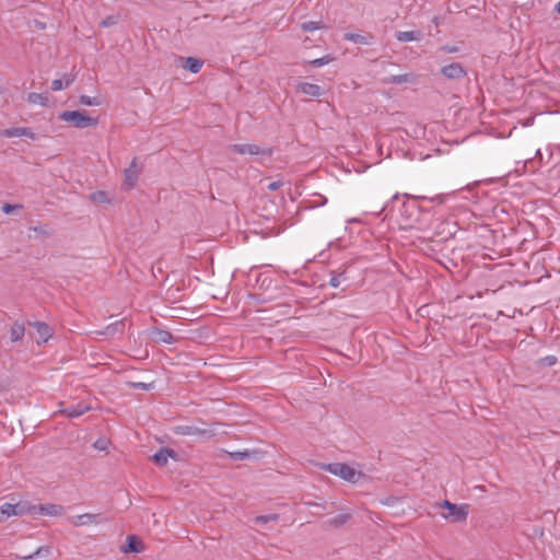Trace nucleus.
Masks as SVG:
<instances>
[{"mask_svg": "<svg viewBox=\"0 0 560 560\" xmlns=\"http://www.w3.org/2000/svg\"><path fill=\"white\" fill-rule=\"evenodd\" d=\"M26 100L30 104H38V105L46 107V106H48L49 94L32 92V93H28Z\"/></svg>", "mask_w": 560, "mask_h": 560, "instance_id": "obj_20", "label": "nucleus"}, {"mask_svg": "<svg viewBox=\"0 0 560 560\" xmlns=\"http://www.w3.org/2000/svg\"><path fill=\"white\" fill-rule=\"evenodd\" d=\"M415 81V75L411 73L392 75L388 80L389 83L401 84Z\"/></svg>", "mask_w": 560, "mask_h": 560, "instance_id": "obj_23", "label": "nucleus"}, {"mask_svg": "<svg viewBox=\"0 0 560 560\" xmlns=\"http://www.w3.org/2000/svg\"><path fill=\"white\" fill-rule=\"evenodd\" d=\"M59 119L71 122L75 128L95 127L98 119L86 115L84 110H65L59 114Z\"/></svg>", "mask_w": 560, "mask_h": 560, "instance_id": "obj_1", "label": "nucleus"}, {"mask_svg": "<svg viewBox=\"0 0 560 560\" xmlns=\"http://www.w3.org/2000/svg\"><path fill=\"white\" fill-rule=\"evenodd\" d=\"M178 60L180 61V66L191 73L200 72L203 66V60L196 57H178Z\"/></svg>", "mask_w": 560, "mask_h": 560, "instance_id": "obj_14", "label": "nucleus"}, {"mask_svg": "<svg viewBox=\"0 0 560 560\" xmlns=\"http://www.w3.org/2000/svg\"><path fill=\"white\" fill-rule=\"evenodd\" d=\"M108 522V517H106L102 513L93 514V513H84L81 515H77L73 517L72 524L74 526H84L89 524H101Z\"/></svg>", "mask_w": 560, "mask_h": 560, "instance_id": "obj_7", "label": "nucleus"}, {"mask_svg": "<svg viewBox=\"0 0 560 560\" xmlns=\"http://www.w3.org/2000/svg\"><path fill=\"white\" fill-rule=\"evenodd\" d=\"M536 156H538L539 159H541V158H542V154H541L540 150H537V151H536Z\"/></svg>", "mask_w": 560, "mask_h": 560, "instance_id": "obj_49", "label": "nucleus"}, {"mask_svg": "<svg viewBox=\"0 0 560 560\" xmlns=\"http://www.w3.org/2000/svg\"><path fill=\"white\" fill-rule=\"evenodd\" d=\"M95 446H96L97 448H100V450H104V448H105L104 446H102V443H100V441H97V442L95 443Z\"/></svg>", "mask_w": 560, "mask_h": 560, "instance_id": "obj_47", "label": "nucleus"}, {"mask_svg": "<svg viewBox=\"0 0 560 560\" xmlns=\"http://www.w3.org/2000/svg\"><path fill=\"white\" fill-rule=\"evenodd\" d=\"M28 325H32L36 329V332L39 338L37 340V343L46 342L52 335L51 327L44 322H34V323L30 322Z\"/></svg>", "mask_w": 560, "mask_h": 560, "instance_id": "obj_16", "label": "nucleus"}, {"mask_svg": "<svg viewBox=\"0 0 560 560\" xmlns=\"http://www.w3.org/2000/svg\"><path fill=\"white\" fill-rule=\"evenodd\" d=\"M141 168L138 166L137 159L135 158L129 167L124 171L125 180L129 189L133 188L138 177L140 175Z\"/></svg>", "mask_w": 560, "mask_h": 560, "instance_id": "obj_10", "label": "nucleus"}, {"mask_svg": "<svg viewBox=\"0 0 560 560\" xmlns=\"http://www.w3.org/2000/svg\"><path fill=\"white\" fill-rule=\"evenodd\" d=\"M91 409V407L85 402H78L75 405H69L65 408H61L59 411L60 413L65 415L69 418H78L85 412H88Z\"/></svg>", "mask_w": 560, "mask_h": 560, "instance_id": "obj_11", "label": "nucleus"}, {"mask_svg": "<svg viewBox=\"0 0 560 560\" xmlns=\"http://www.w3.org/2000/svg\"><path fill=\"white\" fill-rule=\"evenodd\" d=\"M126 324V318L119 319L113 324L107 325L103 330L97 331L100 335L107 338L114 337L116 334H122Z\"/></svg>", "mask_w": 560, "mask_h": 560, "instance_id": "obj_17", "label": "nucleus"}, {"mask_svg": "<svg viewBox=\"0 0 560 560\" xmlns=\"http://www.w3.org/2000/svg\"><path fill=\"white\" fill-rule=\"evenodd\" d=\"M23 206L22 205H11V203H4L2 206V211L5 213V214H10L12 213L14 210L16 209H22Z\"/></svg>", "mask_w": 560, "mask_h": 560, "instance_id": "obj_31", "label": "nucleus"}, {"mask_svg": "<svg viewBox=\"0 0 560 560\" xmlns=\"http://www.w3.org/2000/svg\"><path fill=\"white\" fill-rule=\"evenodd\" d=\"M25 335V326L22 323L15 322L10 329V339L13 342L20 341Z\"/></svg>", "mask_w": 560, "mask_h": 560, "instance_id": "obj_21", "label": "nucleus"}, {"mask_svg": "<svg viewBox=\"0 0 560 560\" xmlns=\"http://www.w3.org/2000/svg\"><path fill=\"white\" fill-rule=\"evenodd\" d=\"M332 60H334V57H331L330 55H326L320 58H316L314 60L308 61V65L311 67L318 68V67L329 63Z\"/></svg>", "mask_w": 560, "mask_h": 560, "instance_id": "obj_25", "label": "nucleus"}, {"mask_svg": "<svg viewBox=\"0 0 560 560\" xmlns=\"http://www.w3.org/2000/svg\"><path fill=\"white\" fill-rule=\"evenodd\" d=\"M442 506L448 511L444 517L451 518L454 523L465 522L468 516V505L466 504L457 505L447 500H444Z\"/></svg>", "mask_w": 560, "mask_h": 560, "instance_id": "obj_4", "label": "nucleus"}, {"mask_svg": "<svg viewBox=\"0 0 560 560\" xmlns=\"http://www.w3.org/2000/svg\"><path fill=\"white\" fill-rule=\"evenodd\" d=\"M351 520L350 513H341L328 520V525L335 528L342 527Z\"/></svg>", "mask_w": 560, "mask_h": 560, "instance_id": "obj_22", "label": "nucleus"}, {"mask_svg": "<svg viewBox=\"0 0 560 560\" xmlns=\"http://www.w3.org/2000/svg\"><path fill=\"white\" fill-rule=\"evenodd\" d=\"M79 103L86 106H97L100 105V101L96 97H91L88 95H81L79 97Z\"/></svg>", "mask_w": 560, "mask_h": 560, "instance_id": "obj_27", "label": "nucleus"}, {"mask_svg": "<svg viewBox=\"0 0 560 560\" xmlns=\"http://www.w3.org/2000/svg\"><path fill=\"white\" fill-rule=\"evenodd\" d=\"M540 362L544 365L552 366L557 363V358L555 355H547V357L540 359Z\"/></svg>", "mask_w": 560, "mask_h": 560, "instance_id": "obj_34", "label": "nucleus"}, {"mask_svg": "<svg viewBox=\"0 0 560 560\" xmlns=\"http://www.w3.org/2000/svg\"><path fill=\"white\" fill-rule=\"evenodd\" d=\"M75 77L77 75L74 73H66V74H63L62 80H63L65 86L66 88L70 86L74 82Z\"/></svg>", "mask_w": 560, "mask_h": 560, "instance_id": "obj_33", "label": "nucleus"}, {"mask_svg": "<svg viewBox=\"0 0 560 560\" xmlns=\"http://www.w3.org/2000/svg\"><path fill=\"white\" fill-rule=\"evenodd\" d=\"M129 386L135 389L149 390L153 387L152 383H142V382H131Z\"/></svg>", "mask_w": 560, "mask_h": 560, "instance_id": "obj_29", "label": "nucleus"}, {"mask_svg": "<svg viewBox=\"0 0 560 560\" xmlns=\"http://www.w3.org/2000/svg\"><path fill=\"white\" fill-rule=\"evenodd\" d=\"M31 230L45 236H50L52 234L51 229L47 224L33 226Z\"/></svg>", "mask_w": 560, "mask_h": 560, "instance_id": "obj_28", "label": "nucleus"}, {"mask_svg": "<svg viewBox=\"0 0 560 560\" xmlns=\"http://www.w3.org/2000/svg\"><path fill=\"white\" fill-rule=\"evenodd\" d=\"M397 35H404V36L415 35V32H412V31L398 32Z\"/></svg>", "mask_w": 560, "mask_h": 560, "instance_id": "obj_45", "label": "nucleus"}, {"mask_svg": "<svg viewBox=\"0 0 560 560\" xmlns=\"http://www.w3.org/2000/svg\"><path fill=\"white\" fill-rule=\"evenodd\" d=\"M440 50L444 51V52L453 54V52H457L459 50V48L457 46L445 45V46H442L440 48Z\"/></svg>", "mask_w": 560, "mask_h": 560, "instance_id": "obj_38", "label": "nucleus"}, {"mask_svg": "<svg viewBox=\"0 0 560 560\" xmlns=\"http://www.w3.org/2000/svg\"><path fill=\"white\" fill-rule=\"evenodd\" d=\"M0 512L7 517L32 515V504L28 501H19L16 503L5 502L0 506Z\"/></svg>", "mask_w": 560, "mask_h": 560, "instance_id": "obj_3", "label": "nucleus"}, {"mask_svg": "<svg viewBox=\"0 0 560 560\" xmlns=\"http://www.w3.org/2000/svg\"><path fill=\"white\" fill-rule=\"evenodd\" d=\"M415 208H416L415 202L404 203V209H405L406 212H408L409 210H413Z\"/></svg>", "mask_w": 560, "mask_h": 560, "instance_id": "obj_42", "label": "nucleus"}, {"mask_svg": "<svg viewBox=\"0 0 560 560\" xmlns=\"http://www.w3.org/2000/svg\"><path fill=\"white\" fill-rule=\"evenodd\" d=\"M45 27V24L44 23H38V28H44Z\"/></svg>", "mask_w": 560, "mask_h": 560, "instance_id": "obj_50", "label": "nucleus"}, {"mask_svg": "<svg viewBox=\"0 0 560 560\" xmlns=\"http://www.w3.org/2000/svg\"><path fill=\"white\" fill-rule=\"evenodd\" d=\"M150 334H151V338L155 342L172 345L176 341V338L174 337V335L171 331L165 330V329L153 328Z\"/></svg>", "mask_w": 560, "mask_h": 560, "instance_id": "obj_15", "label": "nucleus"}, {"mask_svg": "<svg viewBox=\"0 0 560 560\" xmlns=\"http://www.w3.org/2000/svg\"><path fill=\"white\" fill-rule=\"evenodd\" d=\"M555 11H556L557 13H560V1L556 4V7H555Z\"/></svg>", "mask_w": 560, "mask_h": 560, "instance_id": "obj_46", "label": "nucleus"}, {"mask_svg": "<svg viewBox=\"0 0 560 560\" xmlns=\"http://www.w3.org/2000/svg\"><path fill=\"white\" fill-rule=\"evenodd\" d=\"M401 42H411L417 39L418 37H397Z\"/></svg>", "mask_w": 560, "mask_h": 560, "instance_id": "obj_43", "label": "nucleus"}, {"mask_svg": "<svg viewBox=\"0 0 560 560\" xmlns=\"http://www.w3.org/2000/svg\"><path fill=\"white\" fill-rule=\"evenodd\" d=\"M298 90L305 95L318 97L323 94V90L319 85L308 82H301L298 84Z\"/></svg>", "mask_w": 560, "mask_h": 560, "instance_id": "obj_19", "label": "nucleus"}, {"mask_svg": "<svg viewBox=\"0 0 560 560\" xmlns=\"http://www.w3.org/2000/svg\"><path fill=\"white\" fill-rule=\"evenodd\" d=\"M95 446H96L97 448H100V450H104V448H105L104 446H102V443H100V441H97V442L95 443Z\"/></svg>", "mask_w": 560, "mask_h": 560, "instance_id": "obj_48", "label": "nucleus"}, {"mask_svg": "<svg viewBox=\"0 0 560 560\" xmlns=\"http://www.w3.org/2000/svg\"><path fill=\"white\" fill-rule=\"evenodd\" d=\"M63 513V506L59 504H32V515L59 516Z\"/></svg>", "mask_w": 560, "mask_h": 560, "instance_id": "obj_6", "label": "nucleus"}, {"mask_svg": "<svg viewBox=\"0 0 560 560\" xmlns=\"http://www.w3.org/2000/svg\"><path fill=\"white\" fill-rule=\"evenodd\" d=\"M1 137L13 138V137H27L35 139V135L31 128L27 127H12L0 131Z\"/></svg>", "mask_w": 560, "mask_h": 560, "instance_id": "obj_12", "label": "nucleus"}, {"mask_svg": "<svg viewBox=\"0 0 560 560\" xmlns=\"http://www.w3.org/2000/svg\"><path fill=\"white\" fill-rule=\"evenodd\" d=\"M323 28H324V25L322 24V22L308 21V22H303L301 24V30L303 32H314V31H318V30H323Z\"/></svg>", "mask_w": 560, "mask_h": 560, "instance_id": "obj_24", "label": "nucleus"}, {"mask_svg": "<svg viewBox=\"0 0 560 560\" xmlns=\"http://www.w3.org/2000/svg\"><path fill=\"white\" fill-rule=\"evenodd\" d=\"M230 456H231V458H233L235 460H242V459L248 458L249 453L248 452H233V453H230Z\"/></svg>", "mask_w": 560, "mask_h": 560, "instance_id": "obj_32", "label": "nucleus"}, {"mask_svg": "<svg viewBox=\"0 0 560 560\" xmlns=\"http://www.w3.org/2000/svg\"><path fill=\"white\" fill-rule=\"evenodd\" d=\"M142 550V541L136 535L127 536L126 545L122 547L124 552L139 553Z\"/></svg>", "mask_w": 560, "mask_h": 560, "instance_id": "obj_18", "label": "nucleus"}, {"mask_svg": "<svg viewBox=\"0 0 560 560\" xmlns=\"http://www.w3.org/2000/svg\"><path fill=\"white\" fill-rule=\"evenodd\" d=\"M343 276V273H335L332 272L330 279H329V285L332 288H338L340 285V278Z\"/></svg>", "mask_w": 560, "mask_h": 560, "instance_id": "obj_30", "label": "nucleus"}, {"mask_svg": "<svg viewBox=\"0 0 560 560\" xmlns=\"http://www.w3.org/2000/svg\"><path fill=\"white\" fill-rule=\"evenodd\" d=\"M229 149L237 154L266 155L271 156V148H261L257 144H231Z\"/></svg>", "mask_w": 560, "mask_h": 560, "instance_id": "obj_5", "label": "nucleus"}, {"mask_svg": "<svg viewBox=\"0 0 560 560\" xmlns=\"http://www.w3.org/2000/svg\"><path fill=\"white\" fill-rule=\"evenodd\" d=\"M282 186H283L282 180H275L268 185V189L271 191H276V190L280 189Z\"/></svg>", "mask_w": 560, "mask_h": 560, "instance_id": "obj_37", "label": "nucleus"}, {"mask_svg": "<svg viewBox=\"0 0 560 560\" xmlns=\"http://www.w3.org/2000/svg\"><path fill=\"white\" fill-rule=\"evenodd\" d=\"M174 432L180 435H200L206 438H212L214 435V433L209 429H200L198 427L187 424L175 427Z\"/></svg>", "mask_w": 560, "mask_h": 560, "instance_id": "obj_9", "label": "nucleus"}, {"mask_svg": "<svg viewBox=\"0 0 560 560\" xmlns=\"http://www.w3.org/2000/svg\"><path fill=\"white\" fill-rule=\"evenodd\" d=\"M44 550V547L37 548L33 553L21 556L23 559H34L42 555V551Z\"/></svg>", "mask_w": 560, "mask_h": 560, "instance_id": "obj_36", "label": "nucleus"}, {"mask_svg": "<svg viewBox=\"0 0 560 560\" xmlns=\"http://www.w3.org/2000/svg\"><path fill=\"white\" fill-rule=\"evenodd\" d=\"M319 198H320L319 202L315 205L316 207L317 206H323V205H325L327 202V199L324 196L319 195Z\"/></svg>", "mask_w": 560, "mask_h": 560, "instance_id": "obj_44", "label": "nucleus"}, {"mask_svg": "<svg viewBox=\"0 0 560 560\" xmlns=\"http://www.w3.org/2000/svg\"><path fill=\"white\" fill-rule=\"evenodd\" d=\"M63 88H66V86L63 84V80L62 79H55V80H52V82H51V90L52 91H60Z\"/></svg>", "mask_w": 560, "mask_h": 560, "instance_id": "obj_35", "label": "nucleus"}, {"mask_svg": "<svg viewBox=\"0 0 560 560\" xmlns=\"http://www.w3.org/2000/svg\"><path fill=\"white\" fill-rule=\"evenodd\" d=\"M323 468L330 474L340 477L341 479L354 482L357 480V471L345 463H330L327 465H324Z\"/></svg>", "mask_w": 560, "mask_h": 560, "instance_id": "obj_2", "label": "nucleus"}, {"mask_svg": "<svg viewBox=\"0 0 560 560\" xmlns=\"http://www.w3.org/2000/svg\"><path fill=\"white\" fill-rule=\"evenodd\" d=\"M177 453L168 447H161L156 453L153 454L152 459L159 466H165L168 458H177Z\"/></svg>", "mask_w": 560, "mask_h": 560, "instance_id": "obj_13", "label": "nucleus"}, {"mask_svg": "<svg viewBox=\"0 0 560 560\" xmlns=\"http://www.w3.org/2000/svg\"><path fill=\"white\" fill-rule=\"evenodd\" d=\"M279 520L278 514L259 515L254 518L256 524H266L268 522H277Z\"/></svg>", "mask_w": 560, "mask_h": 560, "instance_id": "obj_26", "label": "nucleus"}, {"mask_svg": "<svg viewBox=\"0 0 560 560\" xmlns=\"http://www.w3.org/2000/svg\"><path fill=\"white\" fill-rule=\"evenodd\" d=\"M116 24V18L115 16H107L102 21V25L104 26H110Z\"/></svg>", "mask_w": 560, "mask_h": 560, "instance_id": "obj_41", "label": "nucleus"}, {"mask_svg": "<svg viewBox=\"0 0 560 560\" xmlns=\"http://www.w3.org/2000/svg\"><path fill=\"white\" fill-rule=\"evenodd\" d=\"M441 74L450 80H458L466 77L467 72L459 62H453L441 68Z\"/></svg>", "mask_w": 560, "mask_h": 560, "instance_id": "obj_8", "label": "nucleus"}, {"mask_svg": "<svg viewBox=\"0 0 560 560\" xmlns=\"http://www.w3.org/2000/svg\"><path fill=\"white\" fill-rule=\"evenodd\" d=\"M347 38L353 40L354 43L366 45V44H369L370 37H347Z\"/></svg>", "mask_w": 560, "mask_h": 560, "instance_id": "obj_39", "label": "nucleus"}, {"mask_svg": "<svg viewBox=\"0 0 560 560\" xmlns=\"http://www.w3.org/2000/svg\"><path fill=\"white\" fill-rule=\"evenodd\" d=\"M92 198L95 200H98L101 202H105L107 200L106 194L104 191H98L96 194H93Z\"/></svg>", "mask_w": 560, "mask_h": 560, "instance_id": "obj_40", "label": "nucleus"}]
</instances>
